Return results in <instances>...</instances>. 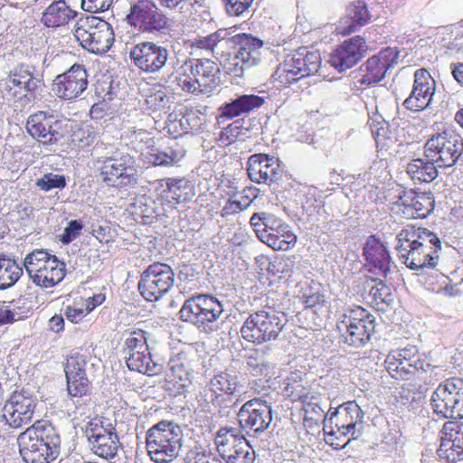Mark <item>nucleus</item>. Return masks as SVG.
I'll return each instance as SVG.
<instances>
[{
  "label": "nucleus",
  "mask_w": 463,
  "mask_h": 463,
  "mask_svg": "<svg viewBox=\"0 0 463 463\" xmlns=\"http://www.w3.org/2000/svg\"><path fill=\"white\" fill-rule=\"evenodd\" d=\"M397 241L398 256L409 269L417 270L437 266L442 245L434 232L421 226L407 225L398 233Z\"/></svg>",
  "instance_id": "f257e3e1"
},
{
  "label": "nucleus",
  "mask_w": 463,
  "mask_h": 463,
  "mask_svg": "<svg viewBox=\"0 0 463 463\" xmlns=\"http://www.w3.org/2000/svg\"><path fill=\"white\" fill-rule=\"evenodd\" d=\"M17 442L21 457L26 463H50L60 454V434L48 421H36L20 433Z\"/></svg>",
  "instance_id": "f03ea898"
},
{
  "label": "nucleus",
  "mask_w": 463,
  "mask_h": 463,
  "mask_svg": "<svg viewBox=\"0 0 463 463\" xmlns=\"http://www.w3.org/2000/svg\"><path fill=\"white\" fill-rule=\"evenodd\" d=\"M384 367L390 376L398 381H427L433 366L417 345H407L391 350L384 360Z\"/></svg>",
  "instance_id": "7ed1b4c3"
},
{
  "label": "nucleus",
  "mask_w": 463,
  "mask_h": 463,
  "mask_svg": "<svg viewBox=\"0 0 463 463\" xmlns=\"http://www.w3.org/2000/svg\"><path fill=\"white\" fill-rule=\"evenodd\" d=\"M220 66L209 59H190L180 67L175 81L185 92L210 93L223 83Z\"/></svg>",
  "instance_id": "20e7f679"
},
{
  "label": "nucleus",
  "mask_w": 463,
  "mask_h": 463,
  "mask_svg": "<svg viewBox=\"0 0 463 463\" xmlns=\"http://www.w3.org/2000/svg\"><path fill=\"white\" fill-rule=\"evenodd\" d=\"M181 428L171 420H161L146 433V447L151 458L157 463H167L175 458L182 448Z\"/></svg>",
  "instance_id": "39448f33"
},
{
  "label": "nucleus",
  "mask_w": 463,
  "mask_h": 463,
  "mask_svg": "<svg viewBox=\"0 0 463 463\" xmlns=\"http://www.w3.org/2000/svg\"><path fill=\"white\" fill-rule=\"evenodd\" d=\"M257 237L274 250H288L297 243V235L281 218L270 213H255L250 220Z\"/></svg>",
  "instance_id": "423d86ee"
},
{
  "label": "nucleus",
  "mask_w": 463,
  "mask_h": 463,
  "mask_svg": "<svg viewBox=\"0 0 463 463\" xmlns=\"http://www.w3.org/2000/svg\"><path fill=\"white\" fill-rule=\"evenodd\" d=\"M99 175L107 186L113 188L135 187L139 175L134 156L128 153L115 152L97 160Z\"/></svg>",
  "instance_id": "0eeeda50"
},
{
  "label": "nucleus",
  "mask_w": 463,
  "mask_h": 463,
  "mask_svg": "<svg viewBox=\"0 0 463 463\" xmlns=\"http://www.w3.org/2000/svg\"><path fill=\"white\" fill-rule=\"evenodd\" d=\"M363 412L355 402L340 405L327 420L326 442L335 449L345 448L352 439H356L355 428L361 422Z\"/></svg>",
  "instance_id": "6e6552de"
},
{
  "label": "nucleus",
  "mask_w": 463,
  "mask_h": 463,
  "mask_svg": "<svg viewBox=\"0 0 463 463\" xmlns=\"http://www.w3.org/2000/svg\"><path fill=\"white\" fill-rule=\"evenodd\" d=\"M321 56L317 51L299 48L279 64L272 77L281 86L291 84L310 75L316 74L321 67Z\"/></svg>",
  "instance_id": "1a4fd4ad"
},
{
  "label": "nucleus",
  "mask_w": 463,
  "mask_h": 463,
  "mask_svg": "<svg viewBox=\"0 0 463 463\" xmlns=\"http://www.w3.org/2000/svg\"><path fill=\"white\" fill-rule=\"evenodd\" d=\"M74 36L82 48L95 54L108 52L115 41L111 25L92 14L81 16L77 21Z\"/></svg>",
  "instance_id": "9d476101"
},
{
  "label": "nucleus",
  "mask_w": 463,
  "mask_h": 463,
  "mask_svg": "<svg viewBox=\"0 0 463 463\" xmlns=\"http://www.w3.org/2000/svg\"><path fill=\"white\" fill-rule=\"evenodd\" d=\"M285 315L274 309L259 310L250 315L241 328V336L254 344L276 340L285 326Z\"/></svg>",
  "instance_id": "9b49d317"
},
{
  "label": "nucleus",
  "mask_w": 463,
  "mask_h": 463,
  "mask_svg": "<svg viewBox=\"0 0 463 463\" xmlns=\"http://www.w3.org/2000/svg\"><path fill=\"white\" fill-rule=\"evenodd\" d=\"M337 328L345 344L359 347L370 340L375 329V320L367 309L354 306L342 316Z\"/></svg>",
  "instance_id": "f8f14e48"
},
{
  "label": "nucleus",
  "mask_w": 463,
  "mask_h": 463,
  "mask_svg": "<svg viewBox=\"0 0 463 463\" xmlns=\"http://www.w3.org/2000/svg\"><path fill=\"white\" fill-rule=\"evenodd\" d=\"M126 20L143 33L166 34L171 27L166 14L152 0H137L132 4Z\"/></svg>",
  "instance_id": "ddd939ff"
},
{
  "label": "nucleus",
  "mask_w": 463,
  "mask_h": 463,
  "mask_svg": "<svg viewBox=\"0 0 463 463\" xmlns=\"http://www.w3.org/2000/svg\"><path fill=\"white\" fill-rule=\"evenodd\" d=\"M463 154V138L445 129L430 137L424 145L425 157L439 167H450Z\"/></svg>",
  "instance_id": "4468645a"
},
{
  "label": "nucleus",
  "mask_w": 463,
  "mask_h": 463,
  "mask_svg": "<svg viewBox=\"0 0 463 463\" xmlns=\"http://www.w3.org/2000/svg\"><path fill=\"white\" fill-rule=\"evenodd\" d=\"M175 273L172 268L163 262H154L141 273L137 288L147 301L160 299L174 286Z\"/></svg>",
  "instance_id": "2eb2a0df"
},
{
  "label": "nucleus",
  "mask_w": 463,
  "mask_h": 463,
  "mask_svg": "<svg viewBox=\"0 0 463 463\" xmlns=\"http://www.w3.org/2000/svg\"><path fill=\"white\" fill-rule=\"evenodd\" d=\"M86 357L79 353L71 354L64 366L66 390L76 407L80 406V402L91 394L92 386L86 373Z\"/></svg>",
  "instance_id": "dca6fc26"
},
{
  "label": "nucleus",
  "mask_w": 463,
  "mask_h": 463,
  "mask_svg": "<svg viewBox=\"0 0 463 463\" xmlns=\"http://www.w3.org/2000/svg\"><path fill=\"white\" fill-rule=\"evenodd\" d=\"M224 311L218 299L208 295H197L189 298L179 311L183 321L198 326L215 321Z\"/></svg>",
  "instance_id": "f3484780"
},
{
  "label": "nucleus",
  "mask_w": 463,
  "mask_h": 463,
  "mask_svg": "<svg viewBox=\"0 0 463 463\" xmlns=\"http://www.w3.org/2000/svg\"><path fill=\"white\" fill-rule=\"evenodd\" d=\"M86 437L91 451L107 459L110 463L119 461L118 449L120 448L119 439L112 424L107 427L97 423L90 422L86 428Z\"/></svg>",
  "instance_id": "a211bd4d"
},
{
  "label": "nucleus",
  "mask_w": 463,
  "mask_h": 463,
  "mask_svg": "<svg viewBox=\"0 0 463 463\" xmlns=\"http://www.w3.org/2000/svg\"><path fill=\"white\" fill-rule=\"evenodd\" d=\"M134 64L146 73L159 72L169 57L166 47L154 42H142L136 44L129 52Z\"/></svg>",
  "instance_id": "6ab92c4d"
},
{
  "label": "nucleus",
  "mask_w": 463,
  "mask_h": 463,
  "mask_svg": "<svg viewBox=\"0 0 463 463\" xmlns=\"http://www.w3.org/2000/svg\"><path fill=\"white\" fill-rule=\"evenodd\" d=\"M439 434L440 443L437 450L439 458L446 463L463 461V421H446Z\"/></svg>",
  "instance_id": "aec40b11"
},
{
  "label": "nucleus",
  "mask_w": 463,
  "mask_h": 463,
  "mask_svg": "<svg viewBox=\"0 0 463 463\" xmlns=\"http://www.w3.org/2000/svg\"><path fill=\"white\" fill-rule=\"evenodd\" d=\"M394 206L406 219H424L433 212L435 198L431 193L403 190Z\"/></svg>",
  "instance_id": "412c9836"
},
{
  "label": "nucleus",
  "mask_w": 463,
  "mask_h": 463,
  "mask_svg": "<svg viewBox=\"0 0 463 463\" xmlns=\"http://www.w3.org/2000/svg\"><path fill=\"white\" fill-rule=\"evenodd\" d=\"M35 406V399L29 392H14L4 405L3 418L11 428L19 429L31 421Z\"/></svg>",
  "instance_id": "4be33fe9"
},
{
  "label": "nucleus",
  "mask_w": 463,
  "mask_h": 463,
  "mask_svg": "<svg viewBox=\"0 0 463 463\" xmlns=\"http://www.w3.org/2000/svg\"><path fill=\"white\" fill-rule=\"evenodd\" d=\"M364 268L367 279L372 281L386 278L390 271L391 255L384 243L376 236L371 235L364 247Z\"/></svg>",
  "instance_id": "5701e85b"
},
{
  "label": "nucleus",
  "mask_w": 463,
  "mask_h": 463,
  "mask_svg": "<svg viewBox=\"0 0 463 463\" xmlns=\"http://www.w3.org/2000/svg\"><path fill=\"white\" fill-rule=\"evenodd\" d=\"M87 86L88 73L85 66L75 63L68 71L56 76L52 90L59 98L71 100L80 97Z\"/></svg>",
  "instance_id": "b1692460"
},
{
  "label": "nucleus",
  "mask_w": 463,
  "mask_h": 463,
  "mask_svg": "<svg viewBox=\"0 0 463 463\" xmlns=\"http://www.w3.org/2000/svg\"><path fill=\"white\" fill-rule=\"evenodd\" d=\"M397 58L398 53L390 47L383 48L370 57L359 68L360 86L369 87L380 82L387 71L396 62Z\"/></svg>",
  "instance_id": "393cba45"
},
{
  "label": "nucleus",
  "mask_w": 463,
  "mask_h": 463,
  "mask_svg": "<svg viewBox=\"0 0 463 463\" xmlns=\"http://www.w3.org/2000/svg\"><path fill=\"white\" fill-rule=\"evenodd\" d=\"M241 428L246 432L265 430L272 420L271 409L260 399H252L244 403L237 414Z\"/></svg>",
  "instance_id": "a878e982"
},
{
  "label": "nucleus",
  "mask_w": 463,
  "mask_h": 463,
  "mask_svg": "<svg viewBox=\"0 0 463 463\" xmlns=\"http://www.w3.org/2000/svg\"><path fill=\"white\" fill-rule=\"evenodd\" d=\"M367 52L366 41L356 35L345 40L331 52L329 63L338 71H344L355 66Z\"/></svg>",
  "instance_id": "bb28decb"
},
{
  "label": "nucleus",
  "mask_w": 463,
  "mask_h": 463,
  "mask_svg": "<svg viewBox=\"0 0 463 463\" xmlns=\"http://www.w3.org/2000/svg\"><path fill=\"white\" fill-rule=\"evenodd\" d=\"M25 128L32 137L43 138L46 144H56L63 137L62 121L46 111L29 116Z\"/></svg>",
  "instance_id": "cd10ccee"
},
{
  "label": "nucleus",
  "mask_w": 463,
  "mask_h": 463,
  "mask_svg": "<svg viewBox=\"0 0 463 463\" xmlns=\"http://www.w3.org/2000/svg\"><path fill=\"white\" fill-rule=\"evenodd\" d=\"M434 92V79L426 69H419L414 73L412 90L403 106L413 112L422 111L430 105Z\"/></svg>",
  "instance_id": "c85d7f7f"
},
{
  "label": "nucleus",
  "mask_w": 463,
  "mask_h": 463,
  "mask_svg": "<svg viewBox=\"0 0 463 463\" xmlns=\"http://www.w3.org/2000/svg\"><path fill=\"white\" fill-rule=\"evenodd\" d=\"M262 46V41L245 33L233 36V77H242L255 64L253 53Z\"/></svg>",
  "instance_id": "c756f323"
},
{
  "label": "nucleus",
  "mask_w": 463,
  "mask_h": 463,
  "mask_svg": "<svg viewBox=\"0 0 463 463\" xmlns=\"http://www.w3.org/2000/svg\"><path fill=\"white\" fill-rule=\"evenodd\" d=\"M229 29H219L217 32L203 37L195 38L193 45L215 53L220 65L225 73H228L231 68V52L230 42L231 38Z\"/></svg>",
  "instance_id": "7c9ffc66"
},
{
  "label": "nucleus",
  "mask_w": 463,
  "mask_h": 463,
  "mask_svg": "<svg viewBox=\"0 0 463 463\" xmlns=\"http://www.w3.org/2000/svg\"><path fill=\"white\" fill-rule=\"evenodd\" d=\"M463 380L452 377L441 383L433 392L430 404L435 414L448 418L450 410L455 406V399L458 398Z\"/></svg>",
  "instance_id": "2f4dec72"
},
{
  "label": "nucleus",
  "mask_w": 463,
  "mask_h": 463,
  "mask_svg": "<svg viewBox=\"0 0 463 463\" xmlns=\"http://www.w3.org/2000/svg\"><path fill=\"white\" fill-rule=\"evenodd\" d=\"M247 172L251 181L257 184H270L278 179L280 167L274 156L255 154L248 159Z\"/></svg>",
  "instance_id": "473e14b6"
},
{
  "label": "nucleus",
  "mask_w": 463,
  "mask_h": 463,
  "mask_svg": "<svg viewBox=\"0 0 463 463\" xmlns=\"http://www.w3.org/2000/svg\"><path fill=\"white\" fill-rule=\"evenodd\" d=\"M371 18L366 3L363 0H354L347 5L345 14L339 19L335 26V32L342 36L350 35L366 25Z\"/></svg>",
  "instance_id": "72a5a7b5"
},
{
  "label": "nucleus",
  "mask_w": 463,
  "mask_h": 463,
  "mask_svg": "<svg viewBox=\"0 0 463 463\" xmlns=\"http://www.w3.org/2000/svg\"><path fill=\"white\" fill-rule=\"evenodd\" d=\"M6 82L33 94L43 86V80L33 65L20 63L10 71Z\"/></svg>",
  "instance_id": "f704fd0d"
},
{
  "label": "nucleus",
  "mask_w": 463,
  "mask_h": 463,
  "mask_svg": "<svg viewBox=\"0 0 463 463\" xmlns=\"http://www.w3.org/2000/svg\"><path fill=\"white\" fill-rule=\"evenodd\" d=\"M163 181L165 188L163 189L161 197L168 203L174 206L192 199V186L184 178H166Z\"/></svg>",
  "instance_id": "c9c22d12"
},
{
  "label": "nucleus",
  "mask_w": 463,
  "mask_h": 463,
  "mask_svg": "<svg viewBox=\"0 0 463 463\" xmlns=\"http://www.w3.org/2000/svg\"><path fill=\"white\" fill-rule=\"evenodd\" d=\"M65 263L61 261L56 256L48 262V265L36 274L33 278V283L41 288H52L59 284L65 277Z\"/></svg>",
  "instance_id": "e433bc0d"
},
{
  "label": "nucleus",
  "mask_w": 463,
  "mask_h": 463,
  "mask_svg": "<svg viewBox=\"0 0 463 463\" xmlns=\"http://www.w3.org/2000/svg\"><path fill=\"white\" fill-rule=\"evenodd\" d=\"M76 12L67 5L64 0L55 1L43 12L42 23L47 27H59L69 23Z\"/></svg>",
  "instance_id": "4c0bfd02"
},
{
  "label": "nucleus",
  "mask_w": 463,
  "mask_h": 463,
  "mask_svg": "<svg viewBox=\"0 0 463 463\" xmlns=\"http://www.w3.org/2000/svg\"><path fill=\"white\" fill-rule=\"evenodd\" d=\"M137 354L127 356V366L130 371H136L147 375L161 373L163 365L152 359L149 348L147 350H137Z\"/></svg>",
  "instance_id": "58836bf2"
},
{
  "label": "nucleus",
  "mask_w": 463,
  "mask_h": 463,
  "mask_svg": "<svg viewBox=\"0 0 463 463\" xmlns=\"http://www.w3.org/2000/svg\"><path fill=\"white\" fill-rule=\"evenodd\" d=\"M437 165L427 159H412L407 165V174L414 181L430 183L438 175Z\"/></svg>",
  "instance_id": "ea45409f"
},
{
  "label": "nucleus",
  "mask_w": 463,
  "mask_h": 463,
  "mask_svg": "<svg viewBox=\"0 0 463 463\" xmlns=\"http://www.w3.org/2000/svg\"><path fill=\"white\" fill-rule=\"evenodd\" d=\"M53 256L43 249L34 250L25 256L23 266L33 282L34 276L39 274L48 265V262H51Z\"/></svg>",
  "instance_id": "a19ab883"
},
{
  "label": "nucleus",
  "mask_w": 463,
  "mask_h": 463,
  "mask_svg": "<svg viewBox=\"0 0 463 463\" xmlns=\"http://www.w3.org/2000/svg\"><path fill=\"white\" fill-rule=\"evenodd\" d=\"M23 273V267L14 260L0 257V289H6L14 285Z\"/></svg>",
  "instance_id": "79ce46f5"
},
{
  "label": "nucleus",
  "mask_w": 463,
  "mask_h": 463,
  "mask_svg": "<svg viewBox=\"0 0 463 463\" xmlns=\"http://www.w3.org/2000/svg\"><path fill=\"white\" fill-rule=\"evenodd\" d=\"M184 155L185 151L184 148L177 143H175L173 146L157 149L155 153L151 154L150 156L154 165L169 166L181 161Z\"/></svg>",
  "instance_id": "37998d69"
},
{
  "label": "nucleus",
  "mask_w": 463,
  "mask_h": 463,
  "mask_svg": "<svg viewBox=\"0 0 463 463\" xmlns=\"http://www.w3.org/2000/svg\"><path fill=\"white\" fill-rule=\"evenodd\" d=\"M70 177L63 174L47 172L43 173L35 180V187L43 193H49L52 190L62 191L67 185Z\"/></svg>",
  "instance_id": "c03bdc74"
},
{
  "label": "nucleus",
  "mask_w": 463,
  "mask_h": 463,
  "mask_svg": "<svg viewBox=\"0 0 463 463\" xmlns=\"http://www.w3.org/2000/svg\"><path fill=\"white\" fill-rule=\"evenodd\" d=\"M220 110L221 113L216 118L219 133H215V135L218 136L217 141L223 144L220 145L221 146H229L232 145V123L226 124V122L232 119V102H226L220 108Z\"/></svg>",
  "instance_id": "a18cd8bd"
},
{
  "label": "nucleus",
  "mask_w": 463,
  "mask_h": 463,
  "mask_svg": "<svg viewBox=\"0 0 463 463\" xmlns=\"http://www.w3.org/2000/svg\"><path fill=\"white\" fill-rule=\"evenodd\" d=\"M174 96L167 93L164 89L153 88L146 98V104L152 111H161L169 109L173 103Z\"/></svg>",
  "instance_id": "49530a36"
},
{
  "label": "nucleus",
  "mask_w": 463,
  "mask_h": 463,
  "mask_svg": "<svg viewBox=\"0 0 463 463\" xmlns=\"http://www.w3.org/2000/svg\"><path fill=\"white\" fill-rule=\"evenodd\" d=\"M211 385L213 388V391L217 393V392H223V394H217L216 400L219 404H221L222 402L229 401L232 395V392H229L232 389V383L229 380V375L227 373L224 374H219L215 376L211 381ZM221 406L220 412L222 415H228L229 414V408L228 406Z\"/></svg>",
  "instance_id": "de8ad7c7"
},
{
  "label": "nucleus",
  "mask_w": 463,
  "mask_h": 463,
  "mask_svg": "<svg viewBox=\"0 0 463 463\" xmlns=\"http://www.w3.org/2000/svg\"><path fill=\"white\" fill-rule=\"evenodd\" d=\"M265 102L264 98L258 95H242L233 99L232 109L233 117L241 113H248L254 109L261 107Z\"/></svg>",
  "instance_id": "09e8293b"
},
{
  "label": "nucleus",
  "mask_w": 463,
  "mask_h": 463,
  "mask_svg": "<svg viewBox=\"0 0 463 463\" xmlns=\"http://www.w3.org/2000/svg\"><path fill=\"white\" fill-rule=\"evenodd\" d=\"M294 269V260L288 256L275 257L268 267V271L279 279H286L291 276Z\"/></svg>",
  "instance_id": "8fccbe9b"
},
{
  "label": "nucleus",
  "mask_w": 463,
  "mask_h": 463,
  "mask_svg": "<svg viewBox=\"0 0 463 463\" xmlns=\"http://www.w3.org/2000/svg\"><path fill=\"white\" fill-rule=\"evenodd\" d=\"M255 451L244 438L233 440V463H253Z\"/></svg>",
  "instance_id": "3c124183"
},
{
  "label": "nucleus",
  "mask_w": 463,
  "mask_h": 463,
  "mask_svg": "<svg viewBox=\"0 0 463 463\" xmlns=\"http://www.w3.org/2000/svg\"><path fill=\"white\" fill-rule=\"evenodd\" d=\"M302 303L305 308L312 309L317 314L329 310V303L326 295L321 291L303 295Z\"/></svg>",
  "instance_id": "603ef678"
},
{
  "label": "nucleus",
  "mask_w": 463,
  "mask_h": 463,
  "mask_svg": "<svg viewBox=\"0 0 463 463\" xmlns=\"http://www.w3.org/2000/svg\"><path fill=\"white\" fill-rule=\"evenodd\" d=\"M384 278L377 279L369 291L371 303L374 306L388 304L392 301L391 288L383 282Z\"/></svg>",
  "instance_id": "864d4df0"
},
{
  "label": "nucleus",
  "mask_w": 463,
  "mask_h": 463,
  "mask_svg": "<svg viewBox=\"0 0 463 463\" xmlns=\"http://www.w3.org/2000/svg\"><path fill=\"white\" fill-rule=\"evenodd\" d=\"M82 229L83 223L80 220L70 221L60 236V241L64 245L70 244L80 234Z\"/></svg>",
  "instance_id": "5fc2aeb1"
},
{
  "label": "nucleus",
  "mask_w": 463,
  "mask_h": 463,
  "mask_svg": "<svg viewBox=\"0 0 463 463\" xmlns=\"http://www.w3.org/2000/svg\"><path fill=\"white\" fill-rule=\"evenodd\" d=\"M463 26H459L454 30H451L449 33H447L443 37L442 41L444 42L445 48L449 50H458L463 45Z\"/></svg>",
  "instance_id": "6e6d98bb"
},
{
  "label": "nucleus",
  "mask_w": 463,
  "mask_h": 463,
  "mask_svg": "<svg viewBox=\"0 0 463 463\" xmlns=\"http://www.w3.org/2000/svg\"><path fill=\"white\" fill-rule=\"evenodd\" d=\"M124 345L138 349V351L147 350L148 345L146 344L145 332L139 330L126 334Z\"/></svg>",
  "instance_id": "4d7b16f0"
},
{
  "label": "nucleus",
  "mask_w": 463,
  "mask_h": 463,
  "mask_svg": "<svg viewBox=\"0 0 463 463\" xmlns=\"http://www.w3.org/2000/svg\"><path fill=\"white\" fill-rule=\"evenodd\" d=\"M232 430V429L222 428L218 430L215 438V445L220 456L225 460L226 463L232 462V454H228L226 446L228 444V439L226 435Z\"/></svg>",
  "instance_id": "13d9d810"
},
{
  "label": "nucleus",
  "mask_w": 463,
  "mask_h": 463,
  "mask_svg": "<svg viewBox=\"0 0 463 463\" xmlns=\"http://www.w3.org/2000/svg\"><path fill=\"white\" fill-rule=\"evenodd\" d=\"M96 137V133L90 128H82L73 134V142H77L80 147H86L90 146Z\"/></svg>",
  "instance_id": "bf43d9fd"
},
{
  "label": "nucleus",
  "mask_w": 463,
  "mask_h": 463,
  "mask_svg": "<svg viewBox=\"0 0 463 463\" xmlns=\"http://www.w3.org/2000/svg\"><path fill=\"white\" fill-rule=\"evenodd\" d=\"M391 132L387 126L381 125L373 129V136L376 146L380 149H387L392 143Z\"/></svg>",
  "instance_id": "052dcab7"
},
{
  "label": "nucleus",
  "mask_w": 463,
  "mask_h": 463,
  "mask_svg": "<svg viewBox=\"0 0 463 463\" xmlns=\"http://www.w3.org/2000/svg\"><path fill=\"white\" fill-rule=\"evenodd\" d=\"M113 0H81L82 9L89 13H99L109 10Z\"/></svg>",
  "instance_id": "680f3d73"
},
{
  "label": "nucleus",
  "mask_w": 463,
  "mask_h": 463,
  "mask_svg": "<svg viewBox=\"0 0 463 463\" xmlns=\"http://www.w3.org/2000/svg\"><path fill=\"white\" fill-rule=\"evenodd\" d=\"M90 312L88 311L87 307L82 308L72 306H67L64 309V316L69 321L72 323H79Z\"/></svg>",
  "instance_id": "e2e57ef3"
},
{
  "label": "nucleus",
  "mask_w": 463,
  "mask_h": 463,
  "mask_svg": "<svg viewBox=\"0 0 463 463\" xmlns=\"http://www.w3.org/2000/svg\"><path fill=\"white\" fill-rule=\"evenodd\" d=\"M307 388L308 387L305 386L302 383L295 382L293 383H288L286 387V391L289 399L293 402H296L300 400Z\"/></svg>",
  "instance_id": "0e129e2a"
},
{
  "label": "nucleus",
  "mask_w": 463,
  "mask_h": 463,
  "mask_svg": "<svg viewBox=\"0 0 463 463\" xmlns=\"http://www.w3.org/2000/svg\"><path fill=\"white\" fill-rule=\"evenodd\" d=\"M246 193V190H243L241 193L233 192V205H236L240 211L248 207L254 198V196L250 197L248 194H244Z\"/></svg>",
  "instance_id": "69168bd1"
},
{
  "label": "nucleus",
  "mask_w": 463,
  "mask_h": 463,
  "mask_svg": "<svg viewBox=\"0 0 463 463\" xmlns=\"http://www.w3.org/2000/svg\"><path fill=\"white\" fill-rule=\"evenodd\" d=\"M298 402L302 403L304 410L307 411V407L317 404V395L307 388Z\"/></svg>",
  "instance_id": "338daca9"
},
{
  "label": "nucleus",
  "mask_w": 463,
  "mask_h": 463,
  "mask_svg": "<svg viewBox=\"0 0 463 463\" xmlns=\"http://www.w3.org/2000/svg\"><path fill=\"white\" fill-rule=\"evenodd\" d=\"M451 74L455 80L463 86V62H453L450 64Z\"/></svg>",
  "instance_id": "774afa93"
}]
</instances>
